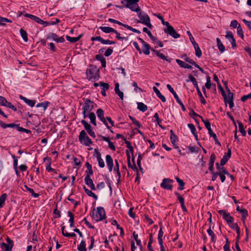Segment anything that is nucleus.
Wrapping results in <instances>:
<instances>
[{
	"label": "nucleus",
	"mask_w": 251,
	"mask_h": 251,
	"mask_svg": "<svg viewBox=\"0 0 251 251\" xmlns=\"http://www.w3.org/2000/svg\"><path fill=\"white\" fill-rule=\"evenodd\" d=\"M92 217L97 222L102 221L105 218V212L102 207L100 206L96 210L94 209Z\"/></svg>",
	"instance_id": "nucleus-1"
},
{
	"label": "nucleus",
	"mask_w": 251,
	"mask_h": 251,
	"mask_svg": "<svg viewBox=\"0 0 251 251\" xmlns=\"http://www.w3.org/2000/svg\"><path fill=\"white\" fill-rule=\"evenodd\" d=\"M137 12L138 17L140 19L137 23H140L151 28L152 25L151 24L150 18L148 15L144 12H142L141 10Z\"/></svg>",
	"instance_id": "nucleus-2"
},
{
	"label": "nucleus",
	"mask_w": 251,
	"mask_h": 251,
	"mask_svg": "<svg viewBox=\"0 0 251 251\" xmlns=\"http://www.w3.org/2000/svg\"><path fill=\"white\" fill-rule=\"evenodd\" d=\"M78 139L82 144L86 147L90 146L93 143L91 139L88 137L84 130H82L80 132L78 136Z\"/></svg>",
	"instance_id": "nucleus-3"
},
{
	"label": "nucleus",
	"mask_w": 251,
	"mask_h": 251,
	"mask_svg": "<svg viewBox=\"0 0 251 251\" xmlns=\"http://www.w3.org/2000/svg\"><path fill=\"white\" fill-rule=\"evenodd\" d=\"M188 78L189 79V80L192 82L193 84L196 88V90L197 91L198 95H199L200 99L201 102L203 104H205L206 103V101L204 99L203 96H202V94L201 91H200V89L199 87V86H198L197 81L196 80V78L192 75H189L188 76Z\"/></svg>",
	"instance_id": "nucleus-4"
},
{
	"label": "nucleus",
	"mask_w": 251,
	"mask_h": 251,
	"mask_svg": "<svg viewBox=\"0 0 251 251\" xmlns=\"http://www.w3.org/2000/svg\"><path fill=\"white\" fill-rule=\"evenodd\" d=\"M87 77L89 80L96 81L99 77V71L96 69L92 68L86 70Z\"/></svg>",
	"instance_id": "nucleus-5"
},
{
	"label": "nucleus",
	"mask_w": 251,
	"mask_h": 251,
	"mask_svg": "<svg viewBox=\"0 0 251 251\" xmlns=\"http://www.w3.org/2000/svg\"><path fill=\"white\" fill-rule=\"evenodd\" d=\"M139 0H128L126 4V8H129L132 11L138 12L140 8L138 4Z\"/></svg>",
	"instance_id": "nucleus-6"
},
{
	"label": "nucleus",
	"mask_w": 251,
	"mask_h": 251,
	"mask_svg": "<svg viewBox=\"0 0 251 251\" xmlns=\"http://www.w3.org/2000/svg\"><path fill=\"white\" fill-rule=\"evenodd\" d=\"M174 182V180L169 178H164L163 179L160 186L164 189L168 190H172L173 185L172 183Z\"/></svg>",
	"instance_id": "nucleus-7"
},
{
	"label": "nucleus",
	"mask_w": 251,
	"mask_h": 251,
	"mask_svg": "<svg viewBox=\"0 0 251 251\" xmlns=\"http://www.w3.org/2000/svg\"><path fill=\"white\" fill-rule=\"evenodd\" d=\"M167 87L168 89V90H169V91L173 95V96H174L176 100V101L181 106L182 110L183 111H185L186 108H185L184 104H183V103L181 101V100L179 99L178 96H177V95L176 94V92L174 91L173 87L171 86V85H170L169 84L167 85Z\"/></svg>",
	"instance_id": "nucleus-8"
},
{
	"label": "nucleus",
	"mask_w": 251,
	"mask_h": 251,
	"mask_svg": "<svg viewBox=\"0 0 251 251\" xmlns=\"http://www.w3.org/2000/svg\"><path fill=\"white\" fill-rule=\"evenodd\" d=\"M6 241L7 244L2 243L0 245V247L4 250V251H12V248L14 246L13 241L9 237H7Z\"/></svg>",
	"instance_id": "nucleus-9"
},
{
	"label": "nucleus",
	"mask_w": 251,
	"mask_h": 251,
	"mask_svg": "<svg viewBox=\"0 0 251 251\" xmlns=\"http://www.w3.org/2000/svg\"><path fill=\"white\" fill-rule=\"evenodd\" d=\"M218 213L222 215L223 218L227 222V224H232L234 221V218L229 213H227L224 210H220L218 211Z\"/></svg>",
	"instance_id": "nucleus-10"
},
{
	"label": "nucleus",
	"mask_w": 251,
	"mask_h": 251,
	"mask_svg": "<svg viewBox=\"0 0 251 251\" xmlns=\"http://www.w3.org/2000/svg\"><path fill=\"white\" fill-rule=\"evenodd\" d=\"M81 123L83 125L85 129L91 137H96L95 132L93 130L92 126L90 124L84 120L81 121Z\"/></svg>",
	"instance_id": "nucleus-11"
},
{
	"label": "nucleus",
	"mask_w": 251,
	"mask_h": 251,
	"mask_svg": "<svg viewBox=\"0 0 251 251\" xmlns=\"http://www.w3.org/2000/svg\"><path fill=\"white\" fill-rule=\"evenodd\" d=\"M47 39L52 40L57 43H63L65 39L63 37H59L57 34L54 33H50L47 37Z\"/></svg>",
	"instance_id": "nucleus-12"
},
{
	"label": "nucleus",
	"mask_w": 251,
	"mask_h": 251,
	"mask_svg": "<svg viewBox=\"0 0 251 251\" xmlns=\"http://www.w3.org/2000/svg\"><path fill=\"white\" fill-rule=\"evenodd\" d=\"M98 117L99 119L106 126L107 128L110 129V126H108L105 118L104 117V112L101 108H99L96 112Z\"/></svg>",
	"instance_id": "nucleus-13"
},
{
	"label": "nucleus",
	"mask_w": 251,
	"mask_h": 251,
	"mask_svg": "<svg viewBox=\"0 0 251 251\" xmlns=\"http://www.w3.org/2000/svg\"><path fill=\"white\" fill-rule=\"evenodd\" d=\"M94 102L90 100H86L85 101L82 109L90 112L94 108Z\"/></svg>",
	"instance_id": "nucleus-14"
},
{
	"label": "nucleus",
	"mask_w": 251,
	"mask_h": 251,
	"mask_svg": "<svg viewBox=\"0 0 251 251\" xmlns=\"http://www.w3.org/2000/svg\"><path fill=\"white\" fill-rule=\"evenodd\" d=\"M164 31L165 33L169 34L174 38L177 39L180 37V34L176 32V30L173 26L171 27H170L169 29H164Z\"/></svg>",
	"instance_id": "nucleus-15"
},
{
	"label": "nucleus",
	"mask_w": 251,
	"mask_h": 251,
	"mask_svg": "<svg viewBox=\"0 0 251 251\" xmlns=\"http://www.w3.org/2000/svg\"><path fill=\"white\" fill-rule=\"evenodd\" d=\"M226 38L230 42L233 48H234L236 47L235 40L233 37L232 33L231 31H228L226 32Z\"/></svg>",
	"instance_id": "nucleus-16"
},
{
	"label": "nucleus",
	"mask_w": 251,
	"mask_h": 251,
	"mask_svg": "<svg viewBox=\"0 0 251 251\" xmlns=\"http://www.w3.org/2000/svg\"><path fill=\"white\" fill-rule=\"evenodd\" d=\"M226 90L227 92V101L229 103V106L230 108H232L234 106L233 102V93L231 92L229 89L226 87Z\"/></svg>",
	"instance_id": "nucleus-17"
},
{
	"label": "nucleus",
	"mask_w": 251,
	"mask_h": 251,
	"mask_svg": "<svg viewBox=\"0 0 251 251\" xmlns=\"http://www.w3.org/2000/svg\"><path fill=\"white\" fill-rule=\"evenodd\" d=\"M95 153L96 154V157L98 161L99 166L100 168H104L105 164L103 160L101 157L100 153L97 149L95 150Z\"/></svg>",
	"instance_id": "nucleus-18"
},
{
	"label": "nucleus",
	"mask_w": 251,
	"mask_h": 251,
	"mask_svg": "<svg viewBox=\"0 0 251 251\" xmlns=\"http://www.w3.org/2000/svg\"><path fill=\"white\" fill-rule=\"evenodd\" d=\"M231 155V151L229 149L227 152L224 155L223 157L221 160L220 165L224 166L227 162L228 159L230 158Z\"/></svg>",
	"instance_id": "nucleus-19"
},
{
	"label": "nucleus",
	"mask_w": 251,
	"mask_h": 251,
	"mask_svg": "<svg viewBox=\"0 0 251 251\" xmlns=\"http://www.w3.org/2000/svg\"><path fill=\"white\" fill-rule=\"evenodd\" d=\"M106 163L108 168L109 171L111 172L112 171L113 167V160L112 157L107 154L105 156Z\"/></svg>",
	"instance_id": "nucleus-20"
},
{
	"label": "nucleus",
	"mask_w": 251,
	"mask_h": 251,
	"mask_svg": "<svg viewBox=\"0 0 251 251\" xmlns=\"http://www.w3.org/2000/svg\"><path fill=\"white\" fill-rule=\"evenodd\" d=\"M138 39L143 44V46L144 48H146V50H143V52L146 55H149L150 53V46L149 44L146 43L143 39L139 37Z\"/></svg>",
	"instance_id": "nucleus-21"
},
{
	"label": "nucleus",
	"mask_w": 251,
	"mask_h": 251,
	"mask_svg": "<svg viewBox=\"0 0 251 251\" xmlns=\"http://www.w3.org/2000/svg\"><path fill=\"white\" fill-rule=\"evenodd\" d=\"M85 183L86 185H87L91 190H96V187L93 183L92 179L89 177L88 176H85L84 178Z\"/></svg>",
	"instance_id": "nucleus-22"
},
{
	"label": "nucleus",
	"mask_w": 251,
	"mask_h": 251,
	"mask_svg": "<svg viewBox=\"0 0 251 251\" xmlns=\"http://www.w3.org/2000/svg\"><path fill=\"white\" fill-rule=\"evenodd\" d=\"M19 98L21 100H24L26 104L31 107H33L36 103L35 100L28 99L22 95H20Z\"/></svg>",
	"instance_id": "nucleus-23"
},
{
	"label": "nucleus",
	"mask_w": 251,
	"mask_h": 251,
	"mask_svg": "<svg viewBox=\"0 0 251 251\" xmlns=\"http://www.w3.org/2000/svg\"><path fill=\"white\" fill-rule=\"evenodd\" d=\"M85 166L87 168V170L85 171V173L86 174L85 176H88L89 177H90V176L93 174L92 165L88 162H87L85 163Z\"/></svg>",
	"instance_id": "nucleus-24"
},
{
	"label": "nucleus",
	"mask_w": 251,
	"mask_h": 251,
	"mask_svg": "<svg viewBox=\"0 0 251 251\" xmlns=\"http://www.w3.org/2000/svg\"><path fill=\"white\" fill-rule=\"evenodd\" d=\"M171 136H170V140L171 141V143H172L173 147L175 149H178V146L176 144L177 137L174 133L173 131L172 130H171Z\"/></svg>",
	"instance_id": "nucleus-25"
},
{
	"label": "nucleus",
	"mask_w": 251,
	"mask_h": 251,
	"mask_svg": "<svg viewBox=\"0 0 251 251\" xmlns=\"http://www.w3.org/2000/svg\"><path fill=\"white\" fill-rule=\"evenodd\" d=\"M153 90L162 102H165L166 101L165 97L161 94L159 90L156 87L154 86L153 87Z\"/></svg>",
	"instance_id": "nucleus-26"
},
{
	"label": "nucleus",
	"mask_w": 251,
	"mask_h": 251,
	"mask_svg": "<svg viewBox=\"0 0 251 251\" xmlns=\"http://www.w3.org/2000/svg\"><path fill=\"white\" fill-rule=\"evenodd\" d=\"M83 36V34H81L77 37H71L68 35L66 36L67 41L71 43H75L79 40V39Z\"/></svg>",
	"instance_id": "nucleus-27"
},
{
	"label": "nucleus",
	"mask_w": 251,
	"mask_h": 251,
	"mask_svg": "<svg viewBox=\"0 0 251 251\" xmlns=\"http://www.w3.org/2000/svg\"><path fill=\"white\" fill-rule=\"evenodd\" d=\"M156 55L159 57L160 59H163V60H166L167 62L169 63H171L172 59L168 57V56H165L163 53H161L159 50L156 54Z\"/></svg>",
	"instance_id": "nucleus-28"
},
{
	"label": "nucleus",
	"mask_w": 251,
	"mask_h": 251,
	"mask_svg": "<svg viewBox=\"0 0 251 251\" xmlns=\"http://www.w3.org/2000/svg\"><path fill=\"white\" fill-rule=\"evenodd\" d=\"M115 93L118 95V96L120 97V98L122 100H123L124 93L120 90L119 84L118 83H116L115 84Z\"/></svg>",
	"instance_id": "nucleus-29"
},
{
	"label": "nucleus",
	"mask_w": 251,
	"mask_h": 251,
	"mask_svg": "<svg viewBox=\"0 0 251 251\" xmlns=\"http://www.w3.org/2000/svg\"><path fill=\"white\" fill-rule=\"evenodd\" d=\"M83 189L86 194L88 196L93 198L96 200L98 199V196L95 193H94L91 190L86 188V187L85 186L83 187Z\"/></svg>",
	"instance_id": "nucleus-30"
},
{
	"label": "nucleus",
	"mask_w": 251,
	"mask_h": 251,
	"mask_svg": "<svg viewBox=\"0 0 251 251\" xmlns=\"http://www.w3.org/2000/svg\"><path fill=\"white\" fill-rule=\"evenodd\" d=\"M188 127L190 128L191 133L194 135L195 138L198 140V135L196 132V129L195 126L192 124H188L187 125Z\"/></svg>",
	"instance_id": "nucleus-31"
},
{
	"label": "nucleus",
	"mask_w": 251,
	"mask_h": 251,
	"mask_svg": "<svg viewBox=\"0 0 251 251\" xmlns=\"http://www.w3.org/2000/svg\"><path fill=\"white\" fill-rule=\"evenodd\" d=\"M99 29L105 33L113 32L115 30L114 28L109 26H100Z\"/></svg>",
	"instance_id": "nucleus-32"
},
{
	"label": "nucleus",
	"mask_w": 251,
	"mask_h": 251,
	"mask_svg": "<svg viewBox=\"0 0 251 251\" xmlns=\"http://www.w3.org/2000/svg\"><path fill=\"white\" fill-rule=\"evenodd\" d=\"M137 108L142 112H145L148 109V107L144 103L138 102L137 103Z\"/></svg>",
	"instance_id": "nucleus-33"
},
{
	"label": "nucleus",
	"mask_w": 251,
	"mask_h": 251,
	"mask_svg": "<svg viewBox=\"0 0 251 251\" xmlns=\"http://www.w3.org/2000/svg\"><path fill=\"white\" fill-rule=\"evenodd\" d=\"M216 42L217 43L218 48L220 51L221 53H223L225 50L224 46L223 45V43H222V42L221 41L220 39L219 38H217L216 39Z\"/></svg>",
	"instance_id": "nucleus-34"
},
{
	"label": "nucleus",
	"mask_w": 251,
	"mask_h": 251,
	"mask_svg": "<svg viewBox=\"0 0 251 251\" xmlns=\"http://www.w3.org/2000/svg\"><path fill=\"white\" fill-rule=\"evenodd\" d=\"M176 181L177 182V183H178L179 184V187H178V190H183L184 189V185H185V183L184 182V181L180 179L178 177H176Z\"/></svg>",
	"instance_id": "nucleus-35"
},
{
	"label": "nucleus",
	"mask_w": 251,
	"mask_h": 251,
	"mask_svg": "<svg viewBox=\"0 0 251 251\" xmlns=\"http://www.w3.org/2000/svg\"><path fill=\"white\" fill-rule=\"evenodd\" d=\"M181 58L183 59L184 60H185L186 62L193 65H194V64H195V62L193 60L190 59L186 54H183V55H182Z\"/></svg>",
	"instance_id": "nucleus-36"
},
{
	"label": "nucleus",
	"mask_w": 251,
	"mask_h": 251,
	"mask_svg": "<svg viewBox=\"0 0 251 251\" xmlns=\"http://www.w3.org/2000/svg\"><path fill=\"white\" fill-rule=\"evenodd\" d=\"M77 250L79 251H86L85 242L84 240H82L80 242L79 245L77 246Z\"/></svg>",
	"instance_id": "nucleus-37"
},
{
	"label": "nucleus",
	"mask_w": 251,
	"mask_h": 251,
	"mask_svg": "<svg viewBox=\"0 0 251 251\" xmlns=\"http://www.w3.org/2000/svg\"><path fill=\"white\" fill-rule=\"evenodd\" d=\"M193 46L195 50L196 55L198 57H200L202 53L201 50L199 47L198 44L197 43H195V44Z\"/></svg>",
	"instance_id": "nucleus-38"
},
{
	"label": "nucleus",
	"mask_w": 251,
	"mask_h": 251,
	"mask_svg": "<svg viewBox=\"0 0 251 251\" xmlns=\"http://www.w3.org/2000/svg\"><path fill=\"white\" fill-rule=\"evenodd\" d=\"M89 118L90 120L91 123L95 126H96L97 124L95 114L93 112H90L89 114Z\"/></svg>",
	"instance_id": "nucleus-39"
},
{
	"label": "nucleus",
	"mask_w": 251,
	"mask_h": 251,
	"mask_svg": "<svg viewBox=\"0 0 251 251\" xmlns=\"http://www.w3.org/2000/svg\"><path fill=\"white\" fill-rule=\"evenodd\" d=\"M20 33L24 41L25 42H27L28 41V37L26 32L23 29L21 28L20 30Z\"/></svg>",
	"instance_id": "nucleus-40"
},
{
	"label": "nucleus",
	"mask_w": 251,
	"mask_h": 251,
	"mask_svg": "<svg viewBox=\"0 0 251 251\" xmlns=\"http://www.w3.org/2000/svg\"><path fill=\"white\" fill-rule=\"evenodd\" d=\"M207 232L211 236L212 242L215 243L216 242V236L213 231L211 229L210 227L207 230Z\"/></svg>",
	"instance_id": "nucleus-41"
},
{
	"label": "nucleus",
	"mask_w": 251,
	"mask_h": 251,
	"mask_svg": "<svg viewBox=\"0 0 251 251\" xmlns=\"http://www.w3.org/2000/svg\"><path fill=\"white\" fill-rule=\"evenodd\" d=\"M7 198V195L6 193L2 194L0 197V208L3 206L5 201Z\"/></svg>",
	"instance_id": "nucleus-42"
},
{
	"label": "nucleus",
	"mask_w": 251,
	"mask_h": 251,
	"mask_svg": "<svg viewBox=\"0 0 251 251\" xmlns=\"http://www.w3.org/2000/svg\"><path fill=\"white\" fill-rule=\"evenodd\" d=\"M50 102L48 101H45L43 102L38 103L36 104V106L37 107H43L44 110H45L48 107Z\"/></svg>",
	"instance_id": "nucleus-43"
},
{
	"label": "nucleus",
	"mask_w": 251,
	"mask_h": 251,
	"mask_svg": "<svg viewBox=\"0 0 251 251\" xmlns=\"http://www.w3.org/2000/svg\"><path fill=\"white\" fill-rule=\"evenodd\" d=\"M25 187L31 194L32 196H33L34 198H38L39 196V195L38 194L35 193L34 192V191L33 189L28 187L26 185H25Z\"/></svg>",
	"instance_id": "nucleus-44"
},
{
	"label": "nucleus",
	"mask_w": 251,
	"mask_h": 251,
	"mask_svg": "<svg viewBox=\"0 0 251 251\" xmlns=\"http://www.w3.org/2000/svg\"><path fill=\"white\" fill-rule=\"evenodd\" d=\"M238 126L239 131L242 133L243 136H245L246 135V131L245 130L244 128V126L243 124L241 122H239Z\"/></svg>",
	"instance_id": "nucleus-45"
},
{
	"label": "nucleus",
	"mask_w": 251,
	"mask_h": 251,
	"mask_svg": "<svg viewBox=\"0 0 251 251\" xmlns=\"http://www.w3.org/2000/svg\"><path fill=\"white\" fill-rule=\"evenodd\" d=\"M153 117H154V118H155L157 123L158 125V126H159V127L162 129H164L165 127L164 126H163L161 125H160V123L162 122V120L159 119V115H158V113H155Z\"/></svg>",
	"instance_id": "nucleus-46"
},
{
	"label": "nucleus",
	"mask_w": 251,
	"mask_h": 251,
	"mask_svg": "<svg viewBox=\"0 0 251 251\" xmlns=\"http://www.w3.org/2000/svg\"><path fill=\"white\" fill-rule=\"evenodd\" d=\"M237 34L241 38H243L244 37V32L243 29L240 25H238V26L237 28Z\"/></svg>",
	"instance_id": "nucleus-47"
},
{
	"label": "nucleus",
	"mask_w": 251,
	"mask_h": 251,
	"mask_svg": "<svg viewBox=\"0 0 251 251\" xmlns=\"http://www.w3.org/2000/svg\"><path fill=\"white\" fill-rule=\"evenodd\" d=\"M113 33H114L116 34V37L118 40H128L127 37L121 36L120 34L115 29L114 30Z\"/></svg>",
	"instance_id": "nucleus-48"
},
{
	"label": "nucleus",
	"mask_w": 251,
	"mask_h": 251,
	"mask_svg": "<svg viewBox=\"0 0 251 251\" xmlns=\"http://www.w3.org/2000/svg\"><path fill=\"white\" fill-rule=\"evenodd\" d=\"M35 19V22L39 24L44 25V26H46L48 25V23L47 22H45L43 21L42 19H41L40 18L38 17Z\"/></svg>",
	"instance_id": "nucleus-49"
},
{
	"label": "nucleus",
	"mask_w": 251,
	"mask_h": 251,
	"mask_svg": "<svg viewBox=\"0 0 251 251\" xmlns=\"http://www.w3.org/2000/svg\"><path fill=\"white\" fill-rule=\"evenodd\" d=\"M130 119L132 121L133 124L136 125L138 127H141L142 126L141 124L137 121L134 118L129 116Z\"/></svg>",
	"instance_id": "nucleus-50"
},
{
	"label": "nucleus",
	"mask_w": 251,
	"mask_h": 251,
	"mask_svg": "<svg viewBox=\"0 0 251 251\" xmlns=\"http://www.w3.org/2000/svg\"><path fill=\"white\" fill-rule=\"evenodd\" d=\"M5 22L11 23H12V21L8 19L7 18H3V17H0V25H4V23H5Z\"/></svg>",
	"instance_id": "nucleus-51"
},
{
	"label": "nucleus",
	"mask_w": 251,
	"mask_h": 251,
	"mask_svg": "<svg viewBox=\"0 0 251 251\" xmlns=\"http://www.w3.org/2000/svg\"><path fill=\"white\" fill-rule=\"evenodd\" d=\"M124 27L136 33L140 34L141 33L140 31H139V30L134 28L127 25H124Z\"/></svg>",
	"instance_id": "nucleus-52"
},
{
	"label": "nucleus",
	"mask_w": 251,
	"mask_h": 251,
	"mask_svg": "<svg viewBox=\"0 0 251 251\" xmlns=\"http://www.w3.org/2000/svg\"><path fill=\"white\" fill-rule=\"evenodd\" d=\"M18 127H20L19 124H15L14 123H12V124H6V125H5V128L7 127H12V128L15 127L18 130Z\"/></svg>",
	"instance_id": "nucleus-53"
},
{
	"label": "nucleus",
	"mask_w": 251,
	"mask_h": 251,
	"mask_svg": "<svg viewBox=\"0 0 251 251\" xmlns=\"http://www.w3.org/2000/svg\"><path fill=\"white\" fill-rule=\"evenodd\" d=\"M125 144L126 145V147L129 149V151L131 153H133L134 149H133V147L131 146L130 142L129 141H125Z\"/></svg>",
	"instance_id": "nucleus-54"
},
{
	"label": "nucleus",
	"mask_w": 251,
	"mask_h": 251,
	"mask_svg": "<svg viewBox=\"0 0 251 251\" xmlns=\"http://www.w3.org/2000/svg\"><path fill=\"white\" fill-rule=\"evenodd\" d=\"M202 121L203 122L205 126L207 129L208 131H209V130H212L211 128V124L208 121H205L202 119Z\"/></svg>",
	"instance_id": "nucleus-55"
},
{
	"label": "nucleus",
	"mask_w": 251,
	"mask_h": 251,
	"mask_svg": "<svg viewBox=\"0 0 251 251\" xmlns=\"http://www.w3.org/2000/svg\"><path fill=\"white\" fill-rule=\"evenodd\" d=\"M187 34L188 35V36L189 37V39H190L191 42L192 43V44H193V45H195V43H197L195 42V39H194V37H193V36L190 31H187Z\"/></svg>",
	"instance_id": "nucleus-56"
},
{
	"label": "nucleus",
	"mask_w": 251,
	"mask_h": 251,
	"mask_svg": "<svg viewBox=\"0 0 251 251\" xmlns=\"http://www.w3.org/2000/svg\"><path fill=\"white\" fill-rule=\"evenodd\" d=\"M100 86L102 87V90H107L109 88V85L108 84V83H104L103 82L101 81L100 82Z\"/></svg>",
	"instance_id": "nucleus-57"
},
{
	"label": "nucleus",
	"mask_w": 251,
	"mask_h": 251,
	"mask_svg": "<svg viewBox=\"0 0 251 251\" xmlns=\"http://www.w3.org/2000/svg\"><path fill=\"white\" fill-rule=\"evenodd\" d=\"M211 86V79H210V76H208V77H207V78H206V82L205 84V87L207 89H209L210 88Z\"/></svg>",
	"instance_id": "nucleus-58"
},
{
	"label": "nucleus",
	"mask_w": 251,
	"mask_h": 251,
	"mask_svg": "<svg viewBox=\"0 0 251 251\" xmlns=\"http://www.w3.org/2000/svg\"><path fill=\"white\" fill-rule=\"evenodd\" d=\"M175 195H176L177 197V199L179 201V202L181 203H184V199L183 198L181 197V196L178 192H175Z\"/></svg>",
	"instance_id": "nucleus-59"
},
{
	"label": "nucleus",
	"mask_w": 251,
	"mask_h": 251,
	"mask_svg": "<svg viewBox=\"0 0 251 251\" xmlns=\"http://www.w3.org/2000/svg\"><path fill=\"white\" fill-rule=\"evenodd\" d=\"M5 106H6V107L11 109L14 111H16L17 110L16 107L14 105H13L11 102H8V101L7 102L6 105Z\"/></svg>",
	"instance_id": "nucleus-60"
},
{
	"label": "nucleus",
	"mask_w": 251,
	"mask_h": 251,
	"mask_svg": "<svg viewBox=\"0 0 251 251\" xmlns=\"http://www.w3.org/2000/svg\"><path fill=\"white\" fill-rule=\"evenodd\" d=\"M7 101L5 98L0 96V105L5 106Z\"/></svg>",
	"instance_id": "nucleus-61"
},
{
	"label": "nucleus",
	"mask_w": 251,
	"mask_h": 251,
	"mask_svg": "<svg viewBox=\"0 0 251 251\" xmlns=\"http://www.w3.org/2000/svg\"><path fill=\"white\" fill-rule=\"evenodd\" d=\"M218 173H219V174H224V175H229V173L226 170V169L224 167H221V169H220V170L219 171Z\"/></svg>",
	"instance_id": "nucleus-62"
},
{
	"label": "nucleus",
	"mask_w": 251,
	"mask_h": 251,
	"mask_svg": "<svg viewBox=\"0 0 251 251\" xmlns=\"http://www.w3.org/2000/svg\"><path fill=\"white\" fill-rule=\"evenodd\" d=\"M102 44L104 45H111L116 44V42L114 41H111L109 40H105L103 39Z\"/></svg>",
	"instance_id": "nucleus-63"
},
{
	"label": "nucleus",
	"mask_w": 251,
	"mask_h": 251,
	"mask_svg": "<svg viewBox=\"0 0 251 251\" xmlns=\"http://www.w3.org/2000/svg\"><path fill=\"white\" fill-rule=\"evenodd\" d=\"M238 22L234 20H232L231 23H230V26L232 27H233V28H237L238 26Z\"/></svg>",
	"instance_id": "nucleus-64"
}]
</instances>
